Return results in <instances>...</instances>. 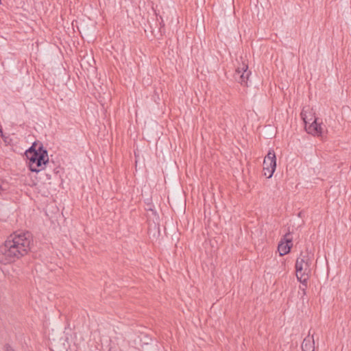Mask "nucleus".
Returning a JSON list of instances; mask_svg holds the SVG:
<instances>
[{"instance_id": "obj_1", "label": "nucleus", "mask_w": 351, "mask_h": 351, "mask_svg": "<svg viewBox=\"0 0 351 351\" xmlns=\"http://www.w3.org/2000/svg\"><path fill=\"white\" fill-rule=\"evenodd\" d=\"M32 237L30 232L14 233L0 246V263H14L30 251Z\"/></svg>"}, {"instance_id": "obj_2", "label": "nucleus", "mask_w": 351, "mask_h": 351, "mask_svg": "<svg viewBox=\"0 0 351 351\" xmlns=\"http://www.w3.org/2000/svg\"><path fill=\"white\" fill-rule=\"evenodd\" d=\"M28 160V167L32 172L38 173L45 168L49 162L48 152L44 148L42 143L38 146V143L34 142L25 153Z\"/></svg>"}, {"instance_id": "obj_3", "label": "nucleus", "mask_w": 351, "mask_h": 351, "mask_svg": "<svg viewBox=\"0 0 351 351\" xmlns=\"http://www.w3.org/2000/svg\"><path fill=\"white\" fill-rule=\"evenodd\" d=\"M313 261V255L310 256L306 252H301L300 256L297 258L295 262L296 276L302 278V277H309L311 271V266Z\"/></svg>"}, {"instance_id": "obj_4", "label": "nucleus", "mask_w": 351, "mask_h": 351, "mask_svg": "<svg viewBox=\"0 0 351 351\" xmlns=\"http://www.w3.org/2000/svg\"><path fill=\"white\" fill-rule=\"evenodd\" d=\"M250 74L251 71L248 70V66L243 63L241 66L236 69L234 78L241 85L247 86V81Z\"/></svg>"}, {"instance_id": "obj_5", "label": "nucleus", "mask_w": 351, "mask_h": 351, "mask_svg": "<svg viewBox=\"0 0 351 351\" xmlns=\"http://www.w3.org/2000/svg\"><path fill=\"white\" fill-rule=\"evenodd\" d=\"M292 247V237L290 233L286 234L278 244V250L280 255L283 256L290 252Z\"/></svg>"}, {"instance_id": "obj_6", "label": "nucleus", "mask_w": 351, "mask_h": 351, "mask_svg": "<svg viewBox=\"0 0 351 351\" xmlns=\"http://www.w3.org/2000/svg\"><path fill=\"white\" fill-rule=\"evenodd\" d=\"M305 129L308 134L314 136H322L323 128L322 123H317V118H314L312 122L305 126Z\"/></svg>"}, {"instance_id": "obj_7", "label": "nucleus", "mask_w": 351, "mask_h": 351, "mask_svg": "<svg viewBox=\"0 0 351 351\" xmlns=\"http://www.w3.org/2000/svg\"><path fill=\"white\" fill-rule=\"evenodd\" d=\"M315 342L313 337H310L309 336L305 337L302 343V351H315Z\"/></svg>"}, {"instance_id": "obj_8", "label": "nucleus", "mask_w": 351, "mask_h": 351, "mask_svg": "<svg viewBox=\"0 0 351 351\" xmlns=\"http://www.w3.org/2000/svg\"><path fill=\"white\" fill-rule=\"evenodd\" d=\"M300 115L302 120L304 121L305 126L308 125L311 122H312L314 118H316L314 115V113L311 111L307 112L304 109L302 110Z\"/></svg>"}, {"instance_id": "obj_9", "label": "nucleus", "mask_w": 351, "mask_h": 351, "mask_svg": "<svg viewBox=\"0 0 351 351\" xmlns=\"http://www.w3.org/2000/svg\"><path fill=\"white\" fill-rule=\"evenodd\" d=\"M264 160L267 161V163H271L276 165V156L274 149H269L267 156L265 157Z\"/></svg>"}, {"instance_id": "obj_10", "label": "nucleus", "mask_w": 351, "mask_h": 351, "mask_svg": "<svg viewBox=\"0 0 351 351\" xmlns=\"http://www.w3.org/2000/svg\"><path fill=\"white\" fill-rule=\"evenodd\" d=\"M298 280L300 282L301 285L300 286V289H306L307 288V281L308 280V276L302 277L300 278V277H297Z\"/></svg>"}, {"instance_id": "obj_11", "label": "nucleus", "mask_w": 351, "mask_h": 351, "mask_svg": "<svg viewBox=\"0 0 351 351\" xmlns=\"http://www.w3.org/2000/svg\"><path fill=\"white\" fill-rule=\"evenodd\" d=\"M263 167H268V168H270L271 171H269V176H272L275 170H276V165H274L272 163H271V165H269V163H267V161L264 160L263 161Z\"/></svg>"}, {"instance_id": "obj_12", "label": "nucleus", "mask_w": 351, "mask_h": 351, "mask_svg": "<svg viewBox=\"0 0 351 351\" xmlns=\"http://www.w3.org/2000/svg\"><path fill=\"white\" fill-rule=\"evenodd\" d=\"M271 169L270 168H268V167H263V175L264 176H265L267 178H271L272 176H269V171H270Z\"/></svg>"}, {"instance_id": "obj_13", "label": "nucleus", "mask_w": 351, "mask_h": 351, "mask_svg": "<svg viewBox=\"0 0 351 351\" xmlns=\"http://www.w3.org/2000/svg\"><path fill=\"white\" fill-rule=\"evenodd\" d=\"M5 351H14V350L12 348V347L10 345L6 344L5 346Z\"/></svg>"}, {"instance_id": "obj_14", "label": "nucleus", "mask_w": 351, "mask_h": 351, "mask_svg": "<svg viewBox=\"0 0 351 351\" xmlns=\"http://www.w3.org/2000/svg\"><path fill=\"white\" fill-rule=\"evenodd\" d=\"M146 210H150L153 213V214L156 215V212L152 209V205H147V208H146Z\"/></svg>"}, {"instance_id": "obj_15", "label": "nucleus", "mask_w": 351, "mask_h": 351, "mask_svg": "<svg viewBox=\"0 0 351 351\" xmlns=\"http://www.w3.org/2000/svg\"><path fill=\"white\" fill-rule=\"evenodd\" d=\"M302 291L303 295L306 294V289H301Z\"/></svg>"}]
</instances>
